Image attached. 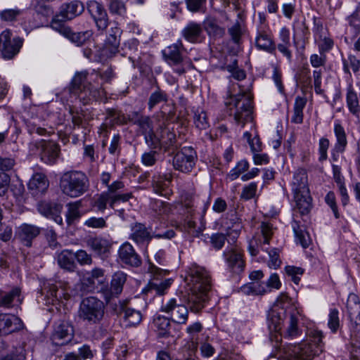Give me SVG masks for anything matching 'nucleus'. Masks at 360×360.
<instances>
[{
    "label": "nucleus",
    "mask_w": 360,
    "mask_h": 360,
    "mask_svg": "<svg viewBox=\"0 0 360 360\" xmlns=\"http://www.w3.org/2000/svg\"><path fill=\"white\" fill-rule=\"evenodd\" d=\"M68 211L66 212L67 223L70 225L75 220L80 218L79 208L82 207V202L80 200L74 202H70L67 205Z\"/></svg>",
    "instance_id": "44"
},
{
    "label": "nucleus",
    "mask_w": 360,
    "mask_h": 360,
    "mask_svg": "<svg viewBox=\"0 0 360 360\" xmlns=\"http://www.w3.org/2000/svg\"><path fill=\"white\" fill-rule=\"evenodd\" d=\"M74 257L82 266L91 265L93 262L91 255L84 250H79L76 252H74Z\"/></svg>",
    "instance_id": "54"
},
{
    "label": "nucleus",
    "mask_w": 360,
    "mask_h": 360,
    "mask_svg": "<svg viewBox=\"0 0 360 360\" xmlns=\"http://www.w3.org/2000/svg\"><path fill=\"white\" fill-rule=\"evenodd\" d=\"M131 238L136 243H141L149 241L152 238V236L143 224H136L133 227Z\"/></svg>",
    "instance_id": "39"
},
{
    "label": "nucleus",
    "mask_w": 360,
    "mask_h": 360,
    "mask_svg": "<svg viewBox=\"0 0 360 360\" xmlns=\"http://www.w3.org/2000/svg\"><path fill=\"white\" fill-rule=\"evenodd\" d=\"M120 261L129 266L138 267L141 264L140 256L135 252L133 246L128 242L123 243L118 250Z\"/></svg>",
    "instance_id": "22"
},
{
    "label": "nucleus",
    "mask_w": 360,
    "mask_h": 360,
    "mask_svg": "<svg viewBox=\"0 0 360 360\" xmlns=\"http://www.w3.org/2000/svg\"><path fill=\"white\" fill-rule=\"evenodd\" d=\"M281 326L285 338H294L300 335L302 330L299 326L298 313L294 311L286 314L284 319H281Z\"/></svg>",
    "instance_id": "18"
},
{
    "label": "nucleus",
    "mask_w": 360,
    "mask_h": 360,
    "mask_svg": "<svg viewBox=\"0 0 360 360\" xmlns=\"http://www.w3.org/2000/svg\"><path fill=\"white\" fill-rule=\"evenodd\" d=\"M202 33V29L200 24L196 22H190L182 30V35L190 42H197L199 41Z\"/></svg>",
    "instance_id": "33"
},
{
    "label": "nucleus",
    "mask_w": 360,
    "mask_h": 360,
    "mask_svg": "<svg viewBox=\"0 0 360 360\" xmlns=\"http://www.w3.org/2000/svg\"><path fill=\"white\" fill-rule=\"evenodd\" d=\"M321 351L316 344L304 342L283 347L281 357L283 360H312Z\"/></svg>",
    "instance_id": "8"
},
{
    "label": "nucleus",
    "mask_w": 360,
    "mask_h": 360,
    "mask_svg": "<svg viewBox=\"0 0 360 360\" xmlns=\"http://www.w3.org/2000/svg\"><path fill=\"white\" fill-rule=\"evenodd\" d=\"M292 190L296 208L302 214L308 213L311 207V198L308 187L306 170L299 169L295 172L292 181Z\"/></svg>",
    "instance_id": "2"
},
{
    "label": "nucleus",
    "mask_w": 360,
    "mask_h": 360,
    "mask_svg": "<svg viewBox=\"0 0 360 360\" xmlns=\"http://www.w3.org/2000/svg\"><path fill=\"white\" fill-rule=\"evenodd\" d=\"M96 27L100 30H105L108 26V17L106 11H103L92 17Z\"/></svg>",
    "instance_id": "55"
},
{
    "label": "nucleus",
    "mask_w": 360,
    "mask_h": 360,
    "mask_svg": "<svg viewBox=\"0 0 360 360\" xmlns=\"http://www.w3.org/2000/svg\"><path fill=\"white\" fill-rule=\"evenodd\" d=\"M224 256L229 268L232 272L239 274L243 271L245 264L239 249L236 247L231 248L224 252Z\"/></svg>",
    "instance_id": "24"
},
{
    "label": "nucleus",
    "mask_w": 360,
    "mask_h": 360,
    "mask_svg": "<svg viewBox=\"0 0 360 360\" xmlns=\"http://www.w3.org/2000/svg\"><path fill=\"white\" fill-rule=\"evenodd\" d=\"M171 320L169 317L158 316L153 319V326L160 337H165L169 334Z\"/></svg>",
    "instance_id": "37"
},
{
    "label": "nucleus",
    "mask_w": 360,
    "mask_h": 360,
    "mask_svg": "<svg viewBox=\"0 0 360 360\" xmlns=\"http://www.w3.org/2000/svg\"><path fill=\"white\" fill-rule=\"evenodd\" d=\"M57 263L59 266L70 272H73L77 268L75 262L74 252L72 250H63L57 255Z\"/></svg>",
    "instance_id": "30"
},
{
    "label": "nucleus",
    "mask_w": 360,
    "mask_h": 360,
    "mask_svg": "<svg viewBox=\"0 0 360 360\" xmlns=\"http://www.w3.org/2000/svg\"><path fill=\"white\" fill-rule=\"evenodd\" d=\"M285 272L291 277L292 281L297 285L300 281V276L304 273V269L300 267L288 266L285 267Z\"/></svg>",
    "instance_id": "58"
},
{
    "label": "nucleus",
    "mask_w": 360,
    "mask_h": 360,
    "mask_svg": "<svg viewBox=\"0 0 360 360\" xmlns=\"http://www.w3.org/2000/svg\"><path fill=\"white\" fill-rule=\"evenodd\" d=\"M117 313H123V319L127 326H134L139 324L142 321V314L140 311L134 309L125 307L120 304V309H116Z\"/></svg>",
    "instance_id": "32"
},
{
    "label": "nucleus",
    "mask_w": 360,
    "mask_h": 360,
    "mask_svg": "<svg viewBox=\"0 0 360 360\" xmlns=\"http://www.w3.org/2000/svg\"><path fill=\"white\" fill-rule=\"evenodd\" d=\"M22 44V41L18 37L11 39L9 30H4L0 34V51L5 58L11 59L16 55Z\"/></svg>",
    "instance_id": "11"
},
{
    "label": "nucleus",
    "mask_w": 360,
    "mask_h": 360,
    "mask_svg": "<svg viewBox=\"0 0 360 360\" xmlns=\"http://www.w3.org/2000/svg\"><path fill=\"white\" fill-rule=\"evenodd\" d=\"M86 9L91 17L105 11L103 6L96 1H89L86 3Z\"/></svg>",
    "instance_id": "64"
},
{
    "label": "nucleus",
    "mask_w": 360,
    "mask_h": 360,
    "mask_svg": "<svg viewBox=\"0 0 360 360\" xmlns=\"http://www.w3.org/2000/svg\"><path fill=\"white\" fill-rule=\"evenodd\" d=\"M160 147L169 148L174 146L176 143V135L166 127H160Z\"/></svg>",
    "instance_id": "42"
},
{
    "label": "nucleus",
    "mask_w": 360,
    "mask_h": 360,
    "mask_svg": "<svg viewBox=\"0 0 360 360\" xmlns=\"http://www.w3.org/2000/svg\"><path fill=\"white\" fill-rule=\"evenodd\" d=\"M22 11L20 9H6L0 13L1 19L4 21H13L21 15Z\"/></svg>",
    "instance_id": "56"
},
{
    "label": "nucleus",
    "mask_w": 360,
    "mask_h": 360,
    "mask_svg": "<svg viewBox=\"0 0 360 360\" xmlns=\"http://www.w3.org/2000/svg\"><path fill=\"white\" fill-rule=\"evenodd\" d=\"M84 11V6L79 1H73L68 4H63L60 12L55 16L52 22L57 21L60 24H64L66 20L75 18L81 15Z\"/></svg>",
    "instance_id": "14"
},
{
    "label": "nucleus",
    "mask_w": 360,
    "mask_h": 360,
    "mask_svg": "<svg viewBox=\"0 0 360 360\" xmlns=\"http://www.w3.org/2000/svg\"><path fill=\"white\" fill-rule=\"evenodd\" d=\"M193 121L195 127L200 130H205L210 127L207 113L202 110H196L194 112Z\"/></svg>",
    "instance_id": "46"
},
{
    "label": "nucleus",
    "mask_w": 360,
    "mask_h": 360,
    "mask_svg": "<svg viewBox=\"0 0 360 360\" xmlns=\"http://www.w3.org/2000/svg\"><path fill=\"white\" fill-rule=\"evenodd\" d=\"M112 200L111 195H109V193L103 192L101 193L92 203V206L97 209V210L103 212L106 207L107 204L110 203Z\"/></svg>",
    "instance_id": "48"
},
{
    "label": "nucleus",
    "mask_w": 360,
    "mask_h": 360,
    "mask_svg": "<svg viewBox=\"0 0 360 360\" xmlns=\"http://www.w3.org/2000/svg\"><path fill=\"white\" fill-rule=\"evenodd\" d=\"M249 168V163L247 160H243L238 162L236 166L232 169L228 174V177L231 180H236L239 176L247 171Z\"/></svg>",
    "instance_id": "49"
},
{
    "label": "nucleus",
    "mask_w": 360,
    "mask_h": 360,
    "mask_svg": "<svg viewBox=\"0 0 360 360\" xmlns=\"http://www.w3.org/2000/svg\"><path fill=\"white\" fill-rule=\"evenodd\" d=\"M144 139L146 144L153 150L160 147V134H155L154 129L148 134H145Z\"/></svg>",
    "instance_id": "52"
},
{
    "label": "nucleus",
    "mask_w": 360,
    "mask_h": 360,
    "mask_svg": "<svg viewBox=\"0 0 360 360\" xmlns=\"http://www.w3.org/2000/svg\"><path fill=\"white\" fill-rule=\"evenodd\" d=\"M149 271L153 275L154 278L153 281L149 283L148 288L145 289L144 291L147 292H154L155 295H165L167 290L170 288L173 280L167 278L164 281H160L158 276L166 275L169 271L158 268L155 265L150 266Z\"/></svg>",
    "instance_id": "10"
},
{
    "label": "nucleus",
    "mask_w": 360,
    "mask_h": 360,
    "mask_svg": "<svg viewBox=\"0 0 360 360\" xmlns=\"http://www.w3.org/2000/svg\"><path fill=\"white\" fill-rule=\"evenodd\" d=\"M51 26L53 30L58 31L77 46L83 45L93 34L91 30L73 32L70 27L66 26L65 24H60L57 21L51 22Z\"/></svg>",
    "instance_id": "13"
},
{
    "label": "nucleus",
    "mask_w": 360,
    "mask_h": 360,
    "mask_svg": "<svg viewBox=\"0 0 360 360\" xmlns=\"http://www.w3.org/2000/svg\"><path fill=\"white\" fill-rule=\"evenodd\" d=\"M60 188L65 195L70 198H78L89 190V180L82 172H67L60 178Z\"/></svg>",
    "instance_id": "3"
},
{
    "label": "nucleus",
    "mask_w": 360,
    "mask_h": 360,
    "mask_svg": "<svg viewBox=\"0 0 360 360\" xmlns=\"http://www.w3.org/2000/svg\"><path fill=\"white\" fill-rule=\"evenodd\" d=\"M349 298H352L353 304L350 302L347 303V309L351 320L355 319V321L360 322V302L357 300L356 295H352Z\"/></svg>",
    "instance_id": "47"
},
{
    "label": "nucleus",
    "mask_w": 360,
    "mask_h": 360,
    "mask_svg": "<svg viewBox=\"0 0 360 360\" xmlns=\"http://www.w3.org/2000/svg\"><path fill=\"white\" fill-rule=\"evenodd\" d=\"M346 100L349 112L352 115L359 117L360 113V105L357 94L352 84H349L347 87Z\"/></svg>",
    "instance_id": "34"
},
{
    "label": "nucleus",
    "mask_w": 360,
    "mask_h": 360,
    "mask_svg": "<svg viewBox=\"0 0 360 360\" xmlns=\"http://www.w3.org/2000/svg\"><path fill=\"white\" fill-rule=\"evenodd\" d=\"M37 210L43 216L53 219L57 224H63L60 214L63 205L53 201H41L37 204Z\"/></svg>",
    "instance_id": "17"
},
{
    "label": "nucleus",
    "mask_w": 360,
    "mask_h": 360,
    "mask_svg": "<svg viewBox=\"0 0 360 360\" xmlns=\"http://www.w3.org/2000/svg\"><path fill=\"white\" fill-rule=\"evenodd\" d=\"M41 160L49 165L54 164L60 155V146L55 142L41 140L37 144Z\"/></svg>",
    "instance_id": "15"
},
{
    "label": "nucleus",
    "mask_w": 360,
    "mask_h": 360,
    "mask_svg": "<svg viewBox=\"0 0 360 360\" xmlns=\"http://www.w3.org/2000/svg\"><path fill=\"white\" fill-rule=\"evenodd\" d=\"M228 32L233 43L240 44L241 43V37L243 35V30L240 24L237 22L228 30Z\"/></svg>",
    "instance_id": "51"
},
{
    "label": "nucleus",
    "mask_w": 360,
    "mask_h": 360,
    "mask_svg": "<svg viewBox=\"0 0 360 360\" xmlns=\"http://www.w3.org/2000/svg\"><path fill=\"white\" fill-rule=\"evenodd\" d=\"M226 237L224 233H216L211 236L210 243L215 250H221L225 244Z\"/></svg>",
    "instance_id": "59"
},
{
    "label": "nucleus",
    "mask_w": 360,
    "mask_h": 360,
    "mask_svg": "<svg viewBox=\"0 0 360 360\" xmlns=\"http://www.w3.org/2000/svg\"><path fill=\"white\" fill-rule=\"evenodd\" d=\"M21 290L18 287L13 288L10 291H0V307L10 308L13 303L16 302L19 304L22 302Z\"/></svg>",
    "instance_id": "29"
},
{
    "label": "nucleus",
    "mask_w": 360,
    "mask_h": 360,
    "mask_svg": "<svg viewBox=\"0 0 360 360\" xmlns=\"http://www.w3.org/2000/svg\"><path fill=\"white\" fill-rule=\"evenodd\" d=\"M104 314L105 304L103 302L94 296L83 299L78 310L79 318L90 324L100 323Z\"/></svg>",
    "instance_id": "6"
},
{
    "label": "nucleus",
    "mask_w": 360,
    "mask_h": 360,
    "mask_svg": "<svg viewBox=\"0 0 360 360\" xmlns=\"http://www.w3.org/2000/svg\"><path fill=\"white\" fill-rule=\"evenodd\" d=\"M334 132L337 140L335 149L337 152L343 153L347 145V140L345 129L340 123L336 122L335 124Z\"/></svg>",
    "instance_id": "35"
},
{
    "label": "nucleus",
    "mask_w": 360,
    "mask_h": 360,
    "mask_svg": "<svg viewBox=\"0 0 360 360\" xmlns=\"http://www.w3.org/2000/svg\"><path fill=\"white\" fill-rule=\"evenodd\" d=\"M105 271L98 267H96L93 269L90 272L87 273L89 276L87 277V281L91 284H94L95 280H97L98 282L101 281V278H104Z\"/></svg>",
    "instance_id": "62"
},
{
    "label": "nucleus",
    "mask_w": 360,
    "mask_h": 360,
    "mask_svg": "<svg viewBox=\"0 0 360 360\" xmlns=\"http://www.w3.org/2000/svg\"><path fill=\"white\" fill-rule=\"evenodd\" d=\"M168 100V96L165 91L160 89L159 86L157 87V89L153 92L148 101V109L151 110L155 105L162 103L167 102Z\"/></svg>",
    "instance_id": "45"
},
{
    "label": "nucleus",
    "mask_w": 360,
    "mask_h": 360,
    "mask_svg": "<svg viewBox=\"0 0 360 360\" xmlns=\"http://www.w3.org/2000/svg\"><path fill=\"white\" fill-rule=\"evenodd\" d=\"M87 76L88 73L86 72L77 73L73 77L70 86V92L77 96L84 104L91 100H97L103 94L102 89L95 87L91 83L87 82Z\"/></svg>",
    "instance_id": "5"
},
{
    "label": "nucleus",
    "mask_w": 360,
    "mask_h": 360,
    "mask_svg": "<svg viewBox=\"0 0 360 360\" xmlns=\"http://www.w3.org/2000/svg\"><path fill=\"white\" fill-rule=\"evenodd\" d=\"M23 323L18 316L11 314H0V334L8 335L21 330Z\"/></svg>",
    "instance_id": "21"
},
{
    "label": "nucleus",
    "mask_w": 360,
    "mask_h": 360,
    "mask_svg": "<svg viewBox=\"0 0 360 360\" xmlns=\"http://www.w3.org/2000/svg\"><path fill=\"white\" fill-rule=\"evenodd\" d=\"M257 184L255 182H252L248 185L243 187L240 198L248 200L253 198L257 193Z\"/></svg>",
    "instance_id": "57"
},
{
    "label": "nucleus",
    "mask_w": 360,
    "mask_h": 360,
    "mask_svg": "<svg viewBox=\"0 0 360 360\" xmlns=\"http://www.w3.org/2000/svg\"><path fill=\"white\" fill-rule=\"evenodd\" d=\"M130 122L139 126L142 135L148 134L153 130V123L151 118L148 116L141 115L138 112H134L129 115Z\"/></svg>",
    "instance_id": "27"
},
{
    "label": "nucleus",
    "mask_w": 360,
    "mask_h": 360,
    "mask_svg": "<svg viewBox=\"0 0 360 360\" xmlns=\"http://www.w3.org/2000/svg\"><path fill=\"white\" fill-rule=\"evenodd\" d=\"M261 237L252 238L249 245V251L252 256H256L259 253V248H260L263 250H268V248H265V245H269V241L273 235L272 225L262 222L260 225Z\"/></svg>",
    "instance_id": "12"
},
{
    "label": "nucleus",
    "mask_w": 360,
    "mask_h": 360,
    "mask_svg": "<svg viewBox=\"0 0 360 360\" xmlns=\"http://www.w3.org/2000/svg\"><path fill=\"white\" fill-rule=\"evenodd\" d=\"M108 8L110 12L113 14L123 15L126 12L125 5L120 0H111Z\"/></svg>",
    "instance_id": "60"
},
{
    "label": "nucleus",
    "mask_w": 360,
    "mask_h": 360,
    "mask_svg": "<svg viewBox=\"0 0 360 360\" xmlns=\"http://www.w3.org/2000/svg\"><path fill=\"white\" fill-rule=\"evenodd\" d=\"M204 27L207 34L215 38H221L225 34V29L220 27L215 19L209 18L204 22Z\"/></svg>",
    "instance_id": "40"
},
{
    "label": "nucleus",
    "mask_w": 360,
    "mask_h": 360,
    "mask_svg": "<svg viewBox=\"0 0 360 360\" xmlns=\"http://www.w3.org/2000/svg\"><path fill=\"white\" fill-rule=\"evenodd\" d=\"M292 227L295 233L296 241L299 243L303 248H307L309 245L310 240L309 234L304 230V227L300 226L297 221H292Z\"/></svg>",
    "instance_id": "38"
},
{
    "label": "nucleus",
    "mask_w": 360,
    "mask_h": 360,
    "mask_svg": "<svg viewBox=\"0 0 360 360\" xmlns=\"http://www.w3.org/2000/svg\"><path fill=\"white\" fill-rule=\"evenodd\" d=\"M196 159V153L191 147H184L173 157L172 165L176 170L189 173L195 167Z\"/></svg>",
    "instance_id": "9"
},
{
    "label": "nucleus",
    "mask_w": 360,
    "mask_h": 360,
    "mask_svg": "<svg viewBox=\"0 0 360 360\" xmlns=\"http://www.w3.org/2000/svg\"><path fill=\"white\" fill-rule=\"evenodd\" d=\"M160 310L168 315L169 319L176 324H186L188 319V309L180 297L162 301Z\"/></svg>",
    "instance_id": "7"
},
{
    "label": "nucleus",
    "mask_w": 360,
    "mask_h": 360,
    "mask_svg": "<svg viewBox=\"0 0 360 360\" xmlns=\"http://www.w3.org/2000/svg\"><path fill=\"white\" fill-rule=\"evenodd\" d=\"M49 186V181L43 173H35L28 183V189L34 195L45 193Z\"/></svg>",
    "instance_id": "26"
},
{
    "label": "nucleus",
    "mask_w": 360,
    "mask_h": 360,
    "mask_svg": "<svg viewBox=\"0 0 360 360\" xmlns=\"http://www.w3.org/2000/svg\"><path fill=\"white\" fill-rule=\"evenodd\" d=\"M73 335L72 326L68 323L62 322L55 328L52 340L56 345H63L72 340Z\"/></svg>",
    "instance_id": "25"
},
{
    "label": "nucleus",
    "mask_w": 360,
    "mask_h": 360,
    "mask_svg": "<svg viewBox=\"0 0 360 360\" xmlns=\"http://www.w3.org/2000/svg\"><path fill=\"white\" fill-rule=\"evenodd\" d=\"M106 120H110L111 126L114 124H125L129 122V117H127L121 111L108 108L105 112Z\"/></svg>",
    "instance_id": "41"
},
{
    "label": "nucleus",
    "mask_w": 360,
    "mask_h": 360,
    "mask_svg": "<svg viewBox=\"0 0 360 360\" xmlns=\"http://www.w3.org/2000/svg\"><path fill=\"white\" fill-rule=\"evenodd\" d=\"M269 330L270 332L269 341L272 343V347L275 349H279L281 353V356L283 355L282 349L283 347H281V341L283 335L280 333L281 330V318L274 313L271 315L269 319Z\"/></svg>",
    "instance_id": "23"
},
{
    "label": "nucleus",
    "mask_w": 360,
    "mask_h": 360,
    "mask_svg": "<svg viewBox=\"0 0 360 360\" xmlns=\"http://www.w3.org/2000/svg\"><path fill=\"white\" fill-rule=\"evenodd\" d=\"M328 327L333 333H336L340 327L339 312L336 309H332L328 316Z\"/></svg>",
    "instance_id": "53"
},
{
    "label": "nucleus",
    "mask_w": 360,
    "mask_h": 360,
    "mask_svg": "<svg viewBox=\"0 0 360 360\" xmlns=\"http://www.w3.org/2000/svg\"><path fill=\"white\" fill-rule=\"evenodd\" d=\"M225 105L229 108L231 115L238 124L244 127L245 124L252 120V105L251 96L245 92L230 96Z\"/></svg>",
    "instance_id": "4"
},
{
    "label": "nucleus",
    "mask_w": 360,
    "mask_h": 360,
    "mask_svg": "<svg viewBox=\"0 0 360 360\" xmlns=\"http://www.w3.org/2000/svg\"><path fill=\"white\" fill-rule=\"evenodd\" d=\"M126 281L127 274L124 272L117 271L113 274L110 287L103 290V297L107 302L121 294Z\"/></svg>",
    "instance_id": "16"
},
{
    "label": "nucleus",
    "mask_w": 360,
    "mask_h": 360,
    "mask_svg": "<svg viewBox=\"0 0 360 360\" xmlns=\"http://www.w3.org/2000/svg\"><path fill=\"white\" fill-rule=\"evenodd\" d=\"M185 227L187 231L193 236H198L199 234L203 231L204 226H197L196 222L191 219L186 220Z\"/></svg>",
    "instance_id": "61"
},
{
    "label": "nucleus",
    "mask_w": 360,
    "mask_h": 360,
    "mask_svg": "<svg viewBox=\"0 0 360 360\" xmlns=\"http://www.w3.org/2000/svg\"><path fill=\"white\" fill-rule=\"evenodd\" d=\"M172 174H158L153 178L152 186L155 193L161 195H167L169 192L167 188L172 181Z\"/></svg>",
    "instance_id": "31"
},
{
    "label": "nucleus",
    "mask_w": 360,
    "mask_h": 360,
    "mask_svg": "<svg viewBox=\"0 0 360 360\" xmlns=\"http://www.w3.org/2000/svg\"><path fill=\"white\" fill-rule=\"evenodd\" d=\"M255 46L259 50L270 53H274L276 49L273 38L264 30L258 31L255 37Z\"/></svg>",
    "instance_id": "28"
},
{
    "label": "nucleus",
    "mask_w": 360,
    "mask_h": 360,
    "mask_svg": "<svg viewBox=\"0 0 360 360\" xmlns=\"http://www.w3.org/2000/svg\"><path fill=\"white\" fill-rule=\"evenodd\" d=\"M266 285L261 283L259 281H255L249 283L244 288V290L247 293H252L255 295H263L266 292Z\"/></svg>",
    "instance_id": "50"
},
{
    "label": "nucleus",
    "mask_w": 360,
    "mask_h": 360,
    "mask_svg": "<svg viewBox=\"0 0 360 360\" xmlns=\"http://www.w3.org/2000/svg\"><path fill=\"white\" fill-rule=\"evenodd\" d=\"M186 281L190 291L186 302L191 311L197 313L204 308L209 300L211 278L205 268L193 266L189 269Z\"/></svg>",
    "instance_id": "1"
},
{
    "label": "nucleus",
    "mask_w": 360,
    "mask_h": 360,
    "mask_svg": "<svg viewBox=\"0 0 360 360\" xmlns=\"http://www.w3.org/2000/svg\"><path fill=\"white\" fill-rule=\"evenodd\" d=\"M40 233L41 228L39 226L24 223L18 228L16 237L23 245L31 247L33 240L35 239Z\"/></svg>",
    "instance_id": "20"
},
{
    "label": "nucleus",
    "mask_w": 360,
    "mask_h": 360,
    "mask_svg": "<svg viewBox=\"0 0 360 360\" xmlns=\"http://www.w3.org/2000/svg\"><path fill=\"white\" fill-rule=\"evenodd\" d=\"M163 54L169 63L177 65L182 61V57L178 44H173L168 46L167 49L163 51Z\"/></svg>",
    "instance_id": "43"
},
{
    "label": "nucleus",
    "mask_w": 360,
    "mask_h": 360,
    "mask_svg": "<svg viewBox=\"0 0 360 360\" xmlns=\"http://www.w3.org/2000/svg\"><path fill=\"white\" fill-rule=\"evenodd\" d=\"M86 246L102 259L107 257L112 248V243L102 237L89 236L86 240Z\"/></svg>",
    "instance_id": "19"
},
{
    "label": "nucleus",
    "mask_w": 360,
    "mask_h": 360,
    "mask_svg": "<svg viewBox=\"0 0 360 360\" xmlns=\"http://www.w3.org/2000/svg\"><path fill=\"white\" fill-rule=\"evenodd\" d=\"M349 25L356 30H360V4L357 6L355 11L347 18Z\"/></svg>",
    "instance_id": "63"
},
{
    "label": "nucleus",
    "mask_w": 360,
    "mask_h": 360,
    "mask_svg": "<svg viewBox=\"0 0 360 360\" xmlns=\"http://www.w3.org/2000/svg\"><path fill=\"white\" fill-rule=\"evenodd\" d=\"M307 104V98L304 97L297 96L295 98L293 114L291 117V122L295 124H301L303 122V110Z\"/></svg>",
    "instance_id": "36"
}]
</instances>
